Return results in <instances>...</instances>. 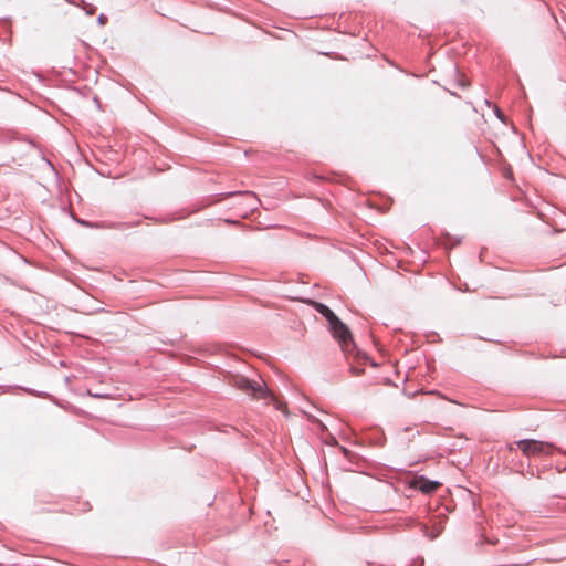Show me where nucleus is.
<instances>
[{
	"instance_id": "1",
	"label": "nucleus",
	"mask_w": 566,
	"mask_h": 566,
	"mask_svg": "<svg viewBox=\"0 0 566 566\" xmlns=\"http://www.w3.org/2000/svg\"><path fill=\"white\" fill-rule=\"evenodd\" d=\"M231 385L234 386L237 389L247 392L253 399L268 400V402L273 403V406L277 410L287 413L286 403L282 402L272 391H270L261 382L252 381L242 376H234L232 378Z\"/></svg>"
},
{
	"instance_id": "2",
	"label": "nucleus",
	"mask_w": 566,
	"mask_h": 566,
	"mask_svg": "<svg viewBox=\"0 0 566 566\" xmlns=\"http://www.w3.org/2000/svg\"><path fill=\"white\" fill-rule=\"evenodd\" d=\"M311 304L327 319L333 336L338 339L343 352H349V347L352 346V333L348 327L325 304L314 301L311 302Z\"/></svg>"
},
{
	"instance_id": "3",
	"label": "nucleus",
	"mask_w": 566,
	"mask_h": 566,
	"mask_svg": "<svg viewBox=\"0 0 566 566\" xmlns=\"http://www.w3.org/2000/svg\"><path fill=\"white\" fill-rule=\"evenodd\" d=\"M516 446L527 457L548 453L552 449V444L537 440H520Z\"/></svg>"
},
{
	"instance_id": "4",
	"label": "nucleus",
	"mask_w": 566,
	"mask_h": 566,
	"mask_svg": "<svg viewBox=\"0 0 566 566\" xmlns=\"http://www.w3.org/2000/svg\"><path fill=\"white\" fill-rule=\"evenodd\" d=\"M355 346L352 343V346L349 347V352H344L348 359H350V356L353 355V361H349L350 365V373L354 376H360L364 373V369L360 367L363 364H365L368 360V357L364 354L357 353L354 355Z\"/></svg>"
},
{
	"instance_id": "5",
	"label": "nucleus",
	"mask_w": 566,
	"mask_h": 566,
	"mask_svg": "<svg viewBox=\"0 0 566 566\" xmlns=\"http://www.w3.org/2000/svg\"><path fill=\"white\" fill-rule=\"evenodd\" d=\"M410 485L424 494H430L433 493L437 489H439L441 486V483L437 481H430L424 476H416L411 481Z\"/></svg>"
},
{
	"instance_id": "6",
	"label": "nucleus",
	"mask_w": 566,
	"mask_h": 566,
	"mask_svg": "<svg viewBox=\"0 0 566 566\" xmlns=\"http://www.w3.org/2000/svg\"><path fill=\"white\" fill-rule=\"evenodd\" d=\"M241 195H242L243 197H245L247 199H249V200L253 201V202L256 200V199H255V197H254V195H253L252 192L247 191V192H243V193H241Z\"/></svg>"
}]
</instances>
